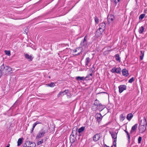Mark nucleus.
<instances>
[{"instance_id": "obj_48", "label": "nucleus", "mask_w": 147, "mask_h": 147, "mask_svg": "<svg viewBox=\"0 0 147 147\" xmlns=\"http://www.w3.org/2000/svg\"><path fill=\"white\" fill-rule=\"evenodd\" d=\"M2 71H1V70H0V78L1 77L2 74Z\"/></svg>"}, {"instance_id": "obj_34", "label": "nucleus", "mask_w": 147, "mask_h": 147, "mask_svg": "<svg viewBox=\"0 0 147 147\" xmlns=\"http://www.w3.org/2000/svg\"><path fill=\"white\" fill-rule=\"evenodd\" d=\"M55 86V84L53 82L49 84L48 85V86L51 87H53Z\"/></svg>"}, {"instance_id": "obj_55", "label": "nucleus", "mask_w": 147, "mask_h": 147, "mask_svg": "<svg viewBox=\"0 0 147 147\" xmlns=\"http://www.w3.org/2000/svg\"><path fill=\"white\" fill-rule=\"evenodd\" d=\"M9 144H8L7 145V146L6 147H9Z\"/></svg>"}, {"instance_id": "obj_39", "label": "nucleus", "mask_w": 147, "mask_h": 147, "mask_svg": "<svg viewBox=\"0 0 147 147\" xmlns=\"http://www.w3.org/2000/svg\"><path fill=\"white\" fill-rule=\"evenodd\" d=\"M63 95L62 91H61L59 92L57 95V96L58 98L60 97L61 96Z\"/></svg>"}, {"instance_id": "obj_35", "label": "nucleus", "mask_w": 147, "mask_h": 147, "mask_svg": "<svg viewBox=\"0 0 147 147\" xmlns=\"http://www.w3.org/2000/svg\"><path fill=\"white\" fill-rule=\"evenodd\" d=\"M145 14H141L139 17V18L140 20H142L144 17Z\"/></svg>"}, {"instance_id": "obj_47", "label": "nucleus", "mask_w": 147, "mask_h": 147, "mask_svg": "<svg viewBox=\"0 0 147 147\" xmlns=\"http://www.w3.org/2000/svg\"><path fill=\"white\" fill-rule=\"evenodd\" d=\"M27 143H26L25 144H24L23 146L24 147H28V146H27Z\"/></svg>"}, {"instance_id": "obj_23", "label": "nucleus", "mask_w": 147, "mask_h": 147, "mask_svg": "<svg viewBox=\"0 0 147 147\" xmlns=\"http://www.w3.org/2000/svg\"><path fill=\"white\" fill-rule=\"evenodd\" d=\"M115 57L117 61H119V62L120 61V58L118 54H116L115 55Z\"/></svg>"}, {"instance_id": "obj_17", "label": "nucleus", "mask_w": 147, "mask_h": 147, "mask_svg": "<svg viewBox=\"0 0 147 147\" xmlns=\"http://www.w3.org/2000/svg\"><path fill=\"white\" fill-rule=\"evenodd\" d=\"M144 51H141L140 52V60H142L144 56Z\"/></svg>"}, {"instance_id": "obj_44", "label": "nucleus", "mask_w": 147, "mask_h": 147, "mask_svg": "<svg viewBox=\"0 0 147 147\" xmlns=\"http://www.w3.org/2000/svg\"><path fill=\"white\" fill-rule=\"evenodd\" d=\"M35 124L37 125V124H41V123L39 121H36V122L34 123Z\"/></svg>"}, {"instance_id": "obj_54", "label": "nucleus", "mask_w": 147, "mask_h": 147, "mask_svg": "<svg viewBox=\"0 0 147 147\" xmlns=\"http://www.w3.org/2000/svg\"><path fill=\"white\" fill-rule=\"evenodd\" d=\"M104 108H105V106H104V105H103V106H102V108L103 109H104Z\"/></svg>"}, {"instance_id": "obj_50", "label": "nucleus", "mask_w": 147, "mask_h": 147, "mask_svg": "<svg viewBox=\"0 0 147 147\" xmlns=\"http://www.w3.org/2000/svg\"><path fill=\"white\" fill-rule=\"evenodd\" d=\"M101 93H106L107 96H109V95L107 94L105 92H102Z\"/></svg>"}, {"instance_id": "obj_22", "label": "nucleus", "mask_w": 147, "mask_h": 147, "mask_svg": "<svg viewBox=\"0 0 147 147\" xmlns=\"http://www.w3.org/2000/svg\"><path fill=\"white\" fill-rule=\"evenodd\" d=\"M120 120L121 121H123L125 118V116L124 114H121L120 116Z\"/></svg>"}, {"instance_id": "obj_37", "label": "nucleus", "mask_w": 147, "mask_h": 147, "mask_svg": "<svg viewBox=\"0 0 147 147\" xmlns=\"http://www.w3.org/2000/svg\"><path fill=\"white\" fill-rule=\"evenodd\" d=\"M117 68L115 67H113L111 70V71L113 73H116Z\"/></svg>"}, {"instance_id": "obj_18", "label": "nucleus", "mask_w": 147, "mask_h": 147, "mask_svg": "<svg viewBox=\"0 0 147 147\" xmlns=\"http://www.w3.org/2000/svg\"><path fill=\"white\" fill-rule=\"evenodd\" d=\"M76 79L78 81H81V80L84 81V80H85V77H84V76H83V77L77 76V77H76Z\"/></svg>"}, {"instance_id": "obj_36", "label": "nucleus", "mask_w": 147, "mask_h": 147, "mask_svg": "<svg viewBox=\"0 0 147 147\" xmlns=\"http://www.w3.org/2000/svg\"><path fill=\"white\" fill-rule=\"evenodd\" d=\"M69 92V90H65L63 91H62V92L63 94V95L66 94L68 93Z\"/></svg>"}, {"instance_id": "obj_25", "label": "nucleus", "mask_w": 147, "mask_h": 147, "mask_svg": "<svg viewBox=\"0 0 147 147\" xmlns=\"http://www.w3.org/2000/svg\"><path fill=\"white\" fill-rule=\"evenodd\" d=\"M22 138H20L18 139V146H20L21 144L22 143Z\"/></svg>"}, {"instance_id": "obj_7", "label": "nucleus", "mask_w": 147, "mask_h": 147, "mask_svg": "<svg viewBox=\"0 0 147 147\" xmlns=\"http://www.w3.org/2000/svg\"><path fill=\"white\" fill-rule=\"evenodd\" d=\"M126 86L124 85H122L119 86V92L120 93H122L124 90L126 89Z\"/></svg>"}, {"instance_id": "obj_20", "label": "nucleus", "mask_w": 147, "mask_h": 147, "mask_svg": "<svg viewBox=\"0 0 147 147\" xmlns=\"http://www.w3.org/2000/svg\"><path fill=\"white\" fill-rule=\"evenodd\" d=\"M133 115L132 113H129L127 115L126 118L129 121H130L133 117Z\"/></svg>"}, {"instance_id": "obj_52", "label": "nucleus", "mask_w": 147, "mask_h": 147, "mask_svg": "<svg viewBox=\"0 0 147 147\" xmlns=\"http://www.w3.org/2000/svg\"><path fill=\"white\" fill-rule=\"evenodd\" d=\"M105 146H106V147H109V146H107L106 145V144H105ZM111 147H113V146H111Z\"/></svg>"}, {"instance_id": "obj_11", "label": "nucleus", "mask_w": 147, "mask_h": 147, "mask_svg": "<svg viewBox=\"0 0 147 147\" xmlns=\"http://www.w3.org/2000/svg\"><path fill=\"white\" fill-rule=\"evenodd\" d=\"M139 125H144L146 127L147 126V122L146 120V119L144 118L143 120L141 121V123Z\"/></svg>"}, {"instance_id": "obj_24", "label": "nucleus", "mask_w": 147, "mask_h": 147, "mask_svg": "<svg viewBox=\"0 0 147 147\" xmlns=\"http://www.w3.org/2000/svg\"><path fill=\"white\" fill-rule=\"evenodd\" d=\"M75 129L76 130H75L74 131V130L73 129V131L72 132V134H71L70 135V136H71V137H72V136L74 137V134H77V128L76 127L75 128Z\"/></svg>"}, {"instance_id": "obj_46", "label": "nucleus", "mask_w": 147, "mask_h": 147, "mask_svg": "<svg viewBox=\"0 0 147 147\" xmlns=\"http://www.w3.org/2000/svg\"><path fill=\"white\" fill-rule=\"evenodd\" d=\"M34 128H33L32 127V129H31V131H30V132L31 133H32L33 132V130H34Z\"/></svg>"}, {"instance_id": "obj_41", "label": "nucleus", "mask_w": 147, "mask_h": 147, "mask_svg": "<svg viewBox=\"0 0 147 147\" xmlns=\"http://www.w3.org/2000/svg\"><path fill=\"white\" fill-rule=\"evenodd\" d=\"M120 0H114V3H115V5H116L117 4V3L119 2Z\"/></svg>"}, {"instance_id": "obj_53", "label": "nucleus", "mask_w": 147, "mask_h": 147, "mask_svg": "<svg viewBox=\"0 0 147 147\" xmlns=\"http://www.w3.org/2000/svg\"><path fill=\"white\" fill-rule=\"evenodd\" d=\"M77 51V49H75V50H74V52L76 53Z\"/></svg>"}, {"instance_id": "obj_32", "label": "nucleus", "mask_w": 147, "mask_h": 147, "mask_svg": "<svg viewBox=\"0 0 147 147\" xmlns=\"http://www.w3.org/2000/svg\"><path fill=\"white\" fill-rule=\"evenodd\" d=\"M17 102H18V101L17 100L16 102H15V103L13 104V105L11 107V109H13V108H15L16 107L17 105H18V103H17Z\"/></svg>"}, {"instance_id": "obj_28", "label": "nucleus", "mask_w": 147, "mask_h": 147, "mask_svg": "<svg viewBox=\"0 0 147 147\" xmlns=\"http://www.w3.org/2000/svg\"><path fill=\"white\" fill-rule=\"evenodd\" d=\"M124 131L127 134V137L128 138V142L129 143L130 137V136L129 135V133L126 130H125Z\"/></svg>"}, {"instance_id": "obj_6", "label": "nucleus", "mask_w": 147, "mask_h": 147, "mask_svg": "<svg viewBox=\"0 0 147 147\" xmlns=\"http://www.w3.org/2000/svg\"><path fill=\"white\" fill-rule=\"evenodd\" d=\"M146 127L142 125H139V129L140 133L142 134L146 130Z\"/></svg>"}, {"instance_id": "obj_38", "label": "nucleus", "mask_w": 147, "mask_h": 147, "mask_svg": "<svg viewBox=\"0 0 147 147\" xmlns=\"http://www.w3.org/2000/svg\"><path fill=\"white\" fill-rule=\"evenodd\" d=\"M106 26L105 24V23H103V22L102 23V29L103 31L105 29V27Z\"/></svg>"}, {"instance_id": "obj_13", "label": "nucleus", "mask_w": 147, "mask_h": 147, "mask_svg": "<svg viewBox=\"0 0 147 147\" xmlns=\"http://www.w3.org/2000/svg\"><path fill=\"white\" fill-rule=\"evenodd\" d=\"M26 143L30 145V146H28V147H35L36 146V144L34 142H30V141H28L26 142Z\"/></svg>"}, {"instance_id": "obj_2", "label": "nucleus", "mask_w": 147, "mask_h": 147, "mask_svg": "<svg viewBox=\"0 0 147 147\" xmlns=\"http://www.w3.org/2000/svg\"><path fill=\"white\" fill-rule=\"evenodd\" d=\"M45 133V130L43 129H42L39 131L37 134L36 138V139H38L42 138L44 136Z\"/></svg>"}, {"instance_id": "obj_15", "label": "nucleus", "mask_w": 147, "mask_h": 147, "mask_svg": "<svg viewBox=\"0 0 147 147\" xmlns=\"http://www.w3.org/2000/svg\"><path fill=\"white\" fill-rule=\"evenodd\" d=\"M138 126V124H136L131 128V131H130V133H132L133 132L135 131L137 128Z\"/></svg>"}, {"instance_id": "obj_16", "label": "nucleus", "mask_w": 147, "mask_h": 147, "mask_svg": "<svg viewBox=\"0 0 147 147\" xmlns=\"http://www.w3.org/2000/svg\"><path fill=\"white\" fill-rule=\"evenodd\" d=\"M100 29H101V28L99 27L96 32L95 35L97 37H99L101 35V32L100 30Z\"/></svg>"}, {"instance_id": "obj_14", "label": "nucleus", "mask_w": 147, "mask_h": 147, "mask_svg": "<svg viewBox=\"0 0 147 147\" xmlns=\"http://www.w3.org/2000/svg\"><path fill=\"white\" fill-rule=\"evenodd\" d=\"M100 138V135L98 134H96L95 135L93 138V140L95 141H98Z\"/></svg>"}, {"instance_id": "obj_56", "label": "nucleus", "mask_w": 147, "mask_h": 147, "mask_svg": "<svg viewBox=\"0 0 147 147\" xmlns=\"http://www.w3.org/2000/svg\"><path fill=\"white\" fill-rule=\"evenodd\" d=\"M111 0V1L113 2V1H114V0Z\"/></svg>"}, {"instance_id": "obj_4", "label": "nucleus", "mask_w": 147, "mask_h": 147, "mask_svg": "<svg viewBox=\"0 0 147 147\" xmlns=\"http://www.w3.org/2000/svg\"><path fill=\"white\" fill-rule=\"evenodd\" d=\"M87 36L86 35L84 37V39L82 40L80 45L82 47H86L87 46L88 43L86 40Z\"/></svg>"}, {"instance_id": "obj_45", "label": "nucleus", "mask_w": 147, "mask_h": 147, "mask_svg": "<svg viewBox=\"0 0 147 147\" xmlns=\"http://www.w3.org/2000/svg\"><path fill=\"white\" fill-rule=\"evenodd\" d=\"M34 128H33L32 127V129H31V131H30V132L31 133H32L33 132V130H34Z\"/></svg>"}, {"instance_id": "obj_8", "label": "nucleus", "mask_w": 147, "mask_h": 147, "mask_svg": "<svg viewBox=\"0 0 147 147\" xmlns=\"http://www.w3.org/2000/svg\"><path fill=\"white\" fill-rule=\"evenodd\" d=\"M101 114L100 113H97L95 115V117L97 119V121L98 123H100L101 121Z\"/></svg>"}, {"instance_id": "obj_1", "label": "nucleus", "mask_w": 147, "mask_h": 147, "mask_svg": "<svg viewBox=\"0 0 147 147\" xmlns=\"http://www.w3.org/2000/svg\"><path fill=\"white\" fill-rule=\"evenodd\" d=\"M1 70L3 74L7 75L12 71V69L10 67L4 65L3 64L1 66Z\"/></svg>"}, {"instance_id": "obj_33", "label": "nucleus", "mask_w": 147, "mask_h": 147, "mask_svg": "<svg viewBox=\"0 0 147 147\" xmlns=\"http://www.w3.org/2000/svg\"><path fill=\"white\" fill-rule=\"evenodd\" d=\"M5 54L9 56H10L11 55L10 51L5 50Z\"/></svg>"}, {"instance_id": "obj_26", "label": "nucleus", "mask_w": 147, "mask_h": 147, "mask_svg": "<svg viewBox=\"0 0 147 147\" xmlns=\"http://www.w3.org/2000/svg\"><path fill=\"white\" fill-rule=\"evenodd\" d=\"M43 142V139H41L37 142V144L38 145L41 144Z\"/></svg>"}, {"instance_id": "obj_49", "label": "nucleus", "mask_w": 147, "mask_h": 147, "mask_svg": "<svg viewBox=\"0 0 147 147\" xmlns=\"http://www.w3.org/2000/svg\"><path fill=\"white\" fill-rule=\"evenodd\" d=\"M36 125L35 124V123H34L33 125V128H35V126H36Z\"/></svg>"}, {"instance_id": "obj_27", "label": "nucleus", "mask_w": 147, "mask_h": 147, "mask_svg": "<svg viewBox=\"0 0 147 147\" xmlns=\"http://www.w3.org/2000/svg\"><path fill=\"white\" fill-rule=\"evenodd\" d=\"M85 129V127H82L80 128L78 130V132L79 133H81L82 131H83Z\"/></svg>"}, {"instance_id": "obj_3", "label": "nucleus", "mask_w": 147, "mask_h": 147, "mask_svg": "<svg viewBox=\"0 0 147 147\" xmlns=\"http://www.w3.org/2000/svg\"><path fill=\"white\" fill-rule=\"evenodd\" d=\"M117 133L118 132L116 133V132H113L112 133H111L112 138L114 139V140L113 142V144L115 147H116V142L117 141Z\"/></svg>"}, {"instance_id": "obj_29", "label": "nucleus", "mask_w": 147, "mask_h": 147, "mask_svg": "<svg viewBox=\"0 0 147 147\" xmlns=\"http://www.w3.org/2000/svg\"><path fill=\"white\" fill-rule=\"evenodd\" d=\"M144 30V28L142 26H141L139 28V32L140 34L142 33L143 32Z\"/></svg>"}, {"instance_id": "obj_19", "label": "nucleus", "mask_w": 147, "mask_h": 147, "mask_svg": "<svg viewBox=\"0 0 147 147\" xmlns=\"http://www.w3.org/2000/svg\"><path fill=\"white\" fill-rule=\"evenodd\" d=\"M99 101L97 100H96L95 101L94 103L93 104V107L95 106V108L96 109L97 107L100 105Z\"/></svg>"}, {"instance_id": "obj_9", "label": "nucleus", "mask_w": 147, "mask_h": 147, "mask_svg": "<svg viewBox=\"0 0 147 147\" xmlns=\"http://www.w3.org/2000/svg\"><path fill=\"white\" fill-rule=\"evenodd\" d=\"M122 73L123 75L125 77H127L129 75L128 71L125 69H122Z\"/></svg>"}, {"instance_id": "obj_10", "label": "nucleus", "mask_w": 147, "mask_h": 147, "mask_svg": "<svg viewBox=\"0 0 147 147\" xmlns=\"http://www.w3.org/2000/svg\"><path fill=\"white\" fill-rule=\"evenodd\" d=\"M93 74L91 73L87 75L85 77V80H91L93 77Z\"/></svg>"}, {"instance_id": "obj_12", "label": "nucleus", "mask_w": 147, "mask_h": 147, "mask_svg": "<svg viewBox=\"0 0 147 147\" xmlns=\"http://www.w3.org/2000/svg\"><path fill=\"white\" fill-rule=\"evenodd\" d=\"M25 58L29 61H32L33 59L32 56L28 54H25Z\"/></svg>"}, {"instance_id": "obj_21", "label": "nucleus", "mask_w": 147, "mask_h": 147, "mask_svg": "<svg viewBox=\"0 0 147 147\" xmlns=\"http://www.w3.org/2000/svg\"><path fill=\"white\" fill-rule=\"evenodd\" d=\"M90 61V59L89 57H88L86 58L85 60V65L86 66H88L89 64Z\"/></svg>"}, {"instance_id": "obj_40", "label": "nucleus", "mask_w": 147, "mask_h": 147, "mask_svg": "<svg viewBox=\"0 0 147 147\" xmlns=\"http://www.w3.org/2000/svg\"><path fill=\"white\" fill-rule=\"evenodd\" d=\"M134 81V78L133 77H132L130 80H129L128 82L130 83H132Z\"/></svg>"}, {"instance_id": "obj_5", "label": "nucleus", "mask_w": 147, "mask_h": 147, "mask_svg": "<svg viewBox=\"0 0 147 147\" xmlns=\"http://www.w3.org/2000/svg\"><path fill=\"white\" fill-rule=\"evenodd\" d=\"M114 19V16L112 14L109 15L107 16L108 22L109 23H112Z\"/></svg>"}, {"instance_id": "obj_42", "label": "nucleus", "mask_w": 147, "mask_h": 147, "mask_svg": "<svg viewBox=\"0 0 147 147\" xmlns=\"http://www.w3.org/2000/svg\"><path fill=\"white\" fill-rule=\"evenodd\" d=\"M98 18L96 17H95V21L96 23L98 24Z\"/></svg>"}, {"instance_id": "obj_51", "label": "nucleus", "mask_w": 147, "mask_h": 147, "mask_svg": "<svg viewBox=\"0 0 147 147\" xmlns=\"http://www.w3.org/2000/svg\"><path fill=\"white\" fill-rule=\"evenodd\" d=\"M89 71L91 72V71L93 72V70H92V69H89Z\"/></svg>"}, {"instance_id": "obj_43", "label": "nucleus", "mask_w": 147, "mask_h": 147, "mask_svg": "<svg viewBox=\"0 0 147 147\" xmlns=\"http://www.w3.org/2000/svg\"><path fill=\"white\" fill-rule=\"evenodd\" d=\"M142 138L140 136L139 137V138H138V143H141V141L142 140Z\"/></svg>"}, {"instance_id": "obj_30", "label": "nucleus", "mask_w": 147, "mask_h": 147, "mask_svg": "<svg viewBox=\"0 0 147 147\" xmlns=\"http://www.w3.org/2000/svg\"><path fill=\"white\" fill-rule=\"evenodd\" d=\"M75 138H73L72 137H71V136H70V140L71 143H74L75 141Z\"/></svg>"}, {"instance_id": "obj_31", "label": "nucleus", "mask_w": 147, "mask_h": 147, "mask_svg": "<svg viewBox=\"0 0 147 147\" xmlns=\"http://www.w3.org/2000/svg\"><path fill=\"white\" fill-rule=\"evenodd\" d=\"M121 71V69L120 67L117 68L116 73L118 74H120Z\"/></svg>"}]
</instances>
